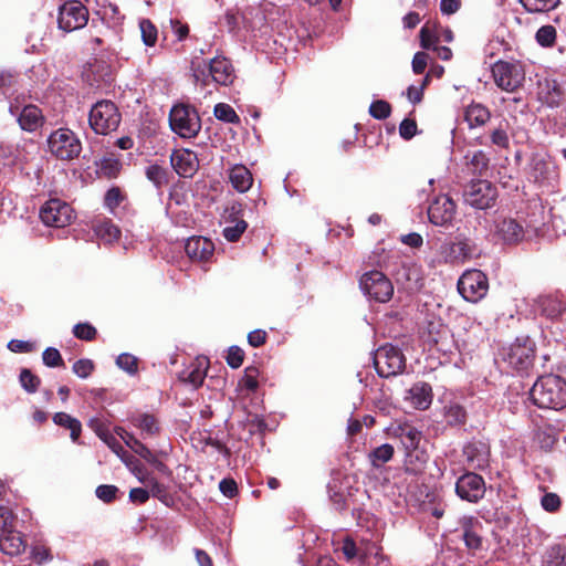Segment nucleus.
<instances>
[{"label": "nucleus", "instance_id": "nucleus-1", "mask_svg": "<svg viewBox=\"0 0 566 566\" xmlns=\"http://www.w3.org/2000/svg\"><path fill=\"white\" fill-rule=\"evenodd\" d=\"M531 398L539 408L562 410L566 407V380L558 375H544L533 385Z\"/></svg>", "mask_w": 566, "mask_h": 566}, {"label": "nucleus", "instance_id": "nucleus-2", "mask_svg": "<svg viewBox=\"0 0 566 566\" xmlns=\"http://www.w3.org/2000/svg\"><path fill=\"white\" fill-rule=\"evenodd\" d=\"M501 358L517 371H527L534 361L535 344L530 337H518L512 344L503 347Z\"/></svg>", "mask_w": 566, "mask_h": 566}, {"label": "nucleus", "instance_id": "nucleus-3", "mask_svg": "<svg viewBox=\"0 0 566 566\" xmlns=\"http://www.w3.org/2000/svg\"><path fill=\"white\" fill-rule=\"evenodd\" d=\"M122 115L117 106L107 99L95 103L88 115L91 128L99 135H107L116 130Z\"/></svg>", "mask_w": 566, "mask_h": 566}, {"label": "nucleus", "instance_id": "nucleus-4", "mask_svg": "<svg viewBox=\"0 0 566 566\" xmlns=\"http://www.w3.org/2000/svg\"><path fill=\"white\" fill-rule=\"evenodd\" d=\"M48 151L57 159L72 160L76 158L82 145L77 136L69 128H59L48 137Z\"/></svg>", "mask_w": 566, "mask_h": 566}, {"label": "nucleus", "instance_id": "nucleus-5", "mask_svg": "<svg viewBox=\"0 0 566 566\" xmlns=\"http://www.w3.org/2000/svg\"><path fill=\"white\" fill-rule=\"evenodd\" d=\"M169 124L172 132L182 138L197 136L201 128V120L197 111L185 104H178L171 108Z\"/></svg>", "mask_w": 566, "mask_h": 566}, {"label": "nucleus", "instance_id": "nucleus-6", "mask_svg": "<svg viewBox=\"0 0 566 566\" xmlns=\"http://www.w3.org/2000/svg\"><path fill=\"white\" fill-rule=\"evenodd\" d=\"M359 286L365 295L379 303L390 301L394 295L391 281L380 271L366 272L359 280Z\"/></svg>", "mask_w": 566, "mask_h": 566}, {"label": "nucleus", "instance_id": "nucleus-7", "mask_svg": "<svg viewBox=\"0 0 566 566\" xmlns=\"http://www.w3.org/2000/svg\"><path fill=\"white\" fill-rule=\"evenodd\" d=\"M495 84L503 91L514 92L525 81V71L518 62L497 61L492 66Z\"/></svg>", "mask_w": 566, "mask_h": 566}, {"label": "nucleus", "instance_id": "nucleus-8", "mask_svg": "<svg viewBox=\"0 0 566 566\" xmlns=\"http://www.w3.org/2000/svg\"><path fill=\"white\" fill-rule=\"evenodd\" d=\"M374 365L378 375L387 378L402 371L405 368V357L397 347L385 345L376 350Z\"/></svg>", "mask_w": 566, "mask_h": 566}, {"label": "nucleus", "instance_id": "nucleus-9", "mask_svg": "<svg viewBox=\"0 0 566 566\" xmlns=\"http://www.w3.org/2000/svg\"><path fill=\"white\" fill-rule=\"evenodd\" d=\"M489 290L486 275L480 270L464 272L458 281V291L464 300L475 303L483 298Z\"/></svg>", "mask_w": 566, "mask_h": 566}, {"label": "nucleus", "instance_id": "nucleus-10", "mask_svg": "<svg viewBox=\"0 0 566 566\" xmlns=\"http://www.w3.org/2000/svg\"><path fill=\"white\" fill-rule=\"evenodd\" d=\"M72 207L60 199L48 200L40 209V219L48 227L64 228L74 220Z\"/></svg>", "mask_w": 566, "mask_h": 566}, {"label": "nucleus", "instance_id": "nucleus-11", "mask_svg": "<svg viewBox=\"0 0 566 566\" xmlns=\"http://www.w3.org/2000/svg\"><path fill=\"white\" fill-rule=\"evenodd\" d=\"M88 21V10L80 1H69L61 6L57 17L59 28L72 32L84 28Z\"/></svg>", "mask_w": 566, "mask_h": 566}, {"label": "nucleus", "instance_id": "nucleus-12", "mask_svg": "<svg viewBox=\"0 0 566 566\" xmlns=\"http://www.w3.org/2000/svg\"><path fill=\"white\" fill-rule=\"evenodd\" d=\"M464 201L475 209H488L493 206L496 198V190L486 180L471 182L464 191Z\"/></svg>", "mask_w": 566, "mask_h": 566}, {"label": "nucleus", "instance_id": "nucleus-13", "mask_svg": "<svg viewBox=\"0 0 566 566\" xmlns=\"http://www.w3.org/2000/svg\"><path fill=\"white\" fill-rule=\"evenodd\" d=\"M455 493L463 501L478 503L485 494V482L481 475L467 472L458 479Z\"/></svg>", "mask_w": 566, "mask_h": 566}, {"label": "nucleus", "instance_id": "nucleus-14", "mask_svg": "<svg viewBox=\"0 0 566 566\" xmlns=\"http://www.w3.org/2000/svg\"><path fill=\"white\" fill-rule=\"evenodd\" d=\"M535 312L548 319H557L566 312V294L554 292L542 294L534 300Z\"/></svg>", "mask_w": 566, "mask_h": 566}, {"label": "nucleus", "instance_id": "nucleus-15", "mask_svg": "<svg viewBox=\"0 0 566 566\" xmlns=\"http://www.w3.org/2000/svg\"><path fill=\"white\" fill-rule=\"evenodd\" d=\"M427 342L444 355L452 354L457 344L450 328L440 321L429 322L427 326Z\"/></svg>", "mask_w": 566, "mask_h": 566}, {"label": "nucleus", "instance_id": "nucleus-16", "mask_svg": "<svg viewBox=\"0 0 566 566\" xmlns=\"http://www.w3.org/2000/svg\"><path fill=\"white\" fill-rule=\"evenodd\" d=\"M457 213L455 202L446 195L437 197L428 208V217L432 224L437 227H448L453 221Z\"/></svg>", "mask_w": 566, "mask_h": 566}, {"label": "nucleus", "instance_id": "nucleus-17", "mask_svg": "<svg viewBox=\"0 0 566 566\" xmlns=\"http://www.w3.org/2000/svg\"><path fill=\"white\" fill-rule=\"evenodd\" d=\"M474 254V247L468 240L457 242H443L437 251V261L439 263L463 262Z\"/></svg>", "mask_w": 566, "mask_h": 566}, {"label": "nucleus", "instance_id": "nucleus-18", "mask_svg": "<svg viewBox=\"0 0 566 566\" xmlns=\"http://www.w3.org/2000/svg\"><path fill=\"white\" fill-rule=\"evenodd\" d=\"M463 461L469 470H485L490 464V447L483 441H471L463 447Z\"/></svg>", "mask_w": 566, "mask_h": 566}, {"label": "nucleus", "instance_id": "nucleus-19", "mask_svg": "<svg viewBox=\"0 0 566 566\" xmlns=\"http://www.w3.org/2000/svg\"><path fill=\"white\" fill-rule=\"evenodd\" d=\"M12 115L18 116V123L21 129L32 133L40 128L44 123V116L42 111L35 105H25L21 112H19L18 106L10 105L9 108Z\"/></svg>", "mask_w": 566, "mask_h": 566}, {"label": "nucleus", "instance_id": "nucleus-20", "mask_svg": "<svg viewBox=\"0 0 566 566\" xmlns=\"http://www.w3.org/2000/svg\"><path fill=\"white\" fill-rule=\"evenodd\" d=\"M171 165L181 177H192L199 167L197 155L189 149H180L172 153Z\"/></svg>", "mask_w": 566, "mask_h": 566}, {"label": "nucleus", "instance_id": "nucleus-21", "mask_svg": "<svg viewBox=\"0 0 566 566\" xmlns=\"http://www.w3.org/2000/svg\"><path fill=\"white\" fill-rule=\"evenodd\" d=\"M494 231L506 243H516L524 238L523 226L512 218L497 217Z\"/></svg>", "mask_w": 566, "mask_h": 566}, {"label": "nucleus", "instance_id": "nucleus-22", "mask_svg": "<svg viewBox=\"0 0 566 566\" xmlns=\"http://www.w3.org/2000/svg\"><path fill=\"white\" fill-rule=\"evenodd\" d=\"M208 70L211 80L220 85H229L234 80V70L232 64L226 57H214L205 70Z\"/></svg>", "mask_w": 566, "mask_h": 566}, {"label": "nucleus", "instance_id": "nucleus-23", "mask_svg": "<svg viewBox=\"0 0 566 566\" xmlns=\"http://www.w3.org/2000/svg\"><path fill=\"white\" fill-rule=\"evenodd\" d=\"M405 400L416 409H428L432 402L431 386L423 381L416 382L406 391Z\"/></svg>", "mask_w": 566, "mask_h": 566}, {"label": "nucleus", "instance_id": "nucleus-24", "mask_svg": "<svg viewBox=\"0 0 566 566\" xmlns=\"http://www.w3.org/2000/svg\"><path fill=\"white\" fill-rule=\"evenodd\" d=\"M211 240L203 237L189 238L185 244L187 255L195 261H207L213 253Z\"/></svg>", "mask_w": 566, "mask_h": 566}, {"label": "nucleus", "instance_id": "nucleus-25", "mask_svg": "<svg viewBox=\"0 0 566 566\" xmlns=\"http://www.w3.org/2000/svg\"><path fill=\"white\" fill-rule=\"evenodd\" d=\"M24 548L22 536L13 527L0 532V551L7 555H18Z\"/></svg>", "mask_w": 566, "mask_h": 566}, {"label": "nucleus", "instance_id": "nucleus-26", "mask_svg": "<svg viewBox=\"0 0 566 566\" xmlns=\"http://www.w3.org/2000/svg\"><path fill=\"white\" fill-rule=\"evenodd\" d=\"M229 181L238 192H247L253 184L251 171L243 165H233L229 169Z\"/></svg>", "mask_w": 566, "mask_h": 566}, {"label": "nucleus", "instance_id": "nucleus-27", "mask_svg": "<svg viewBox=\"0 0 566 566\" xmlns=\"http://www.w3.org/2000/svg\"><path fill=\"white\" fill-rule=\"evenodd\" d=\"M532 176L537 182L551 184L557 179L558 174L553 161L545 158H535L532 165Z\"/></svg>", "mask_w": 566, "mask_h": 566}, {"label": "nucleus", "instance_id": "nucleus-28", "mask_svg": "<svg viewBox=\"0 0 566 566\" xmlns=\"http://www.w3.org/2000/svg\"><path fill=\"white\" fill-rule=\"evenodd\" d=\"M491 113L484 105L480 103H471L464 112V119L470 128L483 126L489 122Z\"/></svg>", "mask_w": 566, "mask_h": 566}, {"label": "nucleus", "instance_id": "nucleus-29", "mask_svg": "<svg viewBox=\"0 0 566 566\" xmlns=\"http://www.w3.org/2000/svg\"><path fill=\"white\" fill-rule=\"evenodd\" d=\"M538 98L549 106H553L559 101V90L555 81L544 78L538 81Z\"/></svg>", "mask_w": 566, "mask_h": 566}, {"label": "nucleus", "instance_id": "nucleus-30", "mask_svg": "<svg viewBox=\"0 0 566 566\" xmlns=\"http://www.w3.org/2000/svg\"><path fill=\"white\" fill-rule=\"evenodd\" d=\"M117 434L124 440L127 447H129L136 454L147 461H153L154 455L151 451L136 439L132 433H128L124 429H118Z\"/></svg>", "mask_w": 566, "mask_h": 566}, {"label": "nucleus", "instance_id": "nucleus-31", "mask_svg": "<svg viewBox=\"0 0 566 566\" xmlns=\"http://www.w3.org/2000/svg\"><path fill=\"white\" fill-rule=\"evenodd\" d=\"M53 422L56 424V426H60V427H64V428H67L70 429L71 431V439L76 442L80 434H81V431H82V424L81 422L70 416L69 413H65V412H56L54 416H53Z\"/></svg>", "mask_w": 566, "mask_h": 566}, {"label": "nucleus", "instance_id": "nucleus-32", "mask_svg": "<svg viewBox=\"0 0 566 566\" xmlns=\"http://www.w3.org/2000/svg\"><path fill=\"white\" fill-rule=\"evenodd\" d=\"M94 231L98 238L112 243L119 238V229L109 220H101L94 224Z\"/></svg>", "mask_w": 566, "mask_h": 566}, {"label": "nucleus", "instance_id": "nucleus-33", "mask_svg": "<svg viewBox=\"0 0 566 566\" xmlns=\"http://www.w3.org/2000/svg\"><path fill=\"white\" fill-rule=\"evenodd\" d=\"M32 142H24L22 144L10 145L7 149L10 151L11 163L13 165L23 166L30 160L29 147H33Z\"/></svg>", "mask_w": 566, "mask_h": 566}, {"label": "nucleus", "instance_id": "nucleus-34", "mask_svg": "<svg viewBox=\"0 0 566 566\" xmlns=\"http://www.w3.org/2000/svg\"><path fill=\"white\" fill-rule=\"evenodd\" d=\"M526 11L531 13L547 12L557 7L559 0H520Z\"/></svg>", "mask_w": 566, "mask_h": 566}, {"label": "nucleus", "instance_id": "nucleus-35", "mask_svg": "<svg viewBox=\"0 0 566 566\" xmlns=\"http://www.w3.org/2000/svg\"><path fill=\"white\" fill-rule=\"evenodd\" d=\"M400 440L407 450H415L421 440V432L412 427L400 429Z\"/></svg>", "mask_w": 566, "mask_h": 566}, {"label": "nucleus", "instance_id": "nucleus-36", "mask_svg": "<svg viewBox=\"0 0 566 566\" xmlns=\"http://www.w3.org/2000/svg\"><path fill=\"white\" fill-rule=\"evenodd\" d=\"M546 566H566V546L554 545L545 556Z\"/></svg>", "mask_w": 566, "mask_h": 566}, {"label": "nucleus", "instance_id": "nucleus-37", "mask_svg": "<svg viewBox=\"0 0 566 566\" xmlns=\"http://www.w3.org/2000/svg\"><path fill=\"white\" fill-rule=\"evenodd\" d=\"M556 36L557 32L555 27L547 24L536 31L535 40L543 48H552L555 44Z\"/></svg>", "mask_w": 566, "mask_h": 566}, {"label": "nucleus", "instance_id": "nucleus-38", "mask_svg": "<svg viewBox=\"0 0 566 566\" xmlns=\"http://www.w3.org/2000/svg\"><path fill=\"white\" fill-rule=\"evenodd\" d=\"M134 424L147 436H154L159 431L157 420L150 415H140L136 417L134 419Z\"/></svg>", "mask_w": 566, "mask_h": 566}, {"label": "nucleus", "instance_id": "nucleus-39", "mask_svg": "<svg viewBox=\"0 0 566 566\" xmlns=\"http://www.w3.org/2000/svg\"><path fill=\"white\" fill-rule=\"evenodd\" d=\"M139 29L143 42L147 46H154L157 41V28L148 19H142L139 21Z\"/></svg>", "mask_w": 566, "mask_h": 566}, {"label": "nucleus", "instance_id": "nucleus-40", "mask_svg": "<svg viewBox=\"0 0 566 566\" xmlns=\"http://www.w3.org/2000/svg\"><path fill=\"white\" fill-rule=\"evenodd\" d=\"M444 417L449 424L457 426L465 421V410L458 403L444 407Z\"/></svg>", "mask_w": 566, "mask_h": 566}, {"label": "nucleus", "instance_id": "nucleus-41", "mask_svg": "<svg viewBox=\"0 0 566 566\" xmlns=\"http://www.w3.org/2000/svg\"><path fill=\"white\" fill-rule=\"evenodd\" d=\"M469 165L472 167L473 172L482 174L486 170L489 165V158L482 150L473 151L472 154H468L465 156Z\"/></svg>", "mask_w": 566, "mask_h": 566}, {"label": "nucleus", "instance_id": "nucleus-42", "mask_svg": "<svg viewBox=\"0 0 566 566\" xmlns=\"http://www.w3.org/2000/svg\"><path fill=\"white\" fill-rule=\"evenodd\" d=\"M105 443L109 447V449L127 465L130 467L133 464V455L128 454V452L123 448V446L117 441V439L113 436H105Z\"/></svg>", "mask_w": 566, "mask_h": 566}, {"label": "nucleus", "instance_id": "nucleus-43", "mask_svg": "<svg viewBox=\"0 0 566 566\" xmlns=\"http://www.w3.org/2000/svg\"><path fill=\"white\" fill-rule=\"evenodd\" d=\"M243 207L240 202H231L223 211L222 220L226 224H234L243 220Z\"/></svg>", "mask_w": 566, "mask_h": 566}, {"label": "nucleus", "instance_id": "nucleus-44", "mask_svg": "<svg viewBox=\"0 0 566 566\" xmlns=\"http://www.w3.org/2000/svg\"><path fill=\"white\" fill-rule=\"evenodd\" d=\"M392 455H394L392 446H390L388 443L381 444L380 447L376 448L373 451V453L370 454L373 465L379 467V465L388 462L392 458Z\"/></svg>", "mask_w": 566, "mask_h": 566}, {"label": "nucleus", "instance_id": "nucleus-45", "mask_svg": "<svg viewBox=\"0 0 566 566\" xmlns=\"http://www.w3.org/2000/svg\"><path fill=\"white\" fill-rule=\"evenodd\" d=\"M145 174L147 179L151 181L157 188H160L167 184L166 170L158 165L148 166Z\"/></svg>", "mask_w": 566, "mask_h": 566}, {"label": "nucleus", "instance_id": "nucleus-46", "mask_svg": "<svg viewBox=\"0 0 566 566\" xmlns=\"http://www.w3.org/2000/svg\"><path fill=\"white\" fill-rule=\"evenodd\" d=\"M248 223L245 221H237V223L226 224L223 228V237L229 242H235L247 230Z\"/></svg>", "mask_w": 566, "mask_h": 566}, {"label": "nucleus", "instance_id": "nucleus-47", "mask_svg": "<svg viewBox=\"0 0 566 566\" xmlns=\"http://www.w3.org/2000/svg\"><path fill=\"white\" fill-rule=\"evenodd\" d=\"M120 167H122L120 161L113 156L104 157L101 160V165H99L102 174L109 178L116 177L120 170Z\"/></svg>", "mask_w": 566, "mask_h": 566}, {"label": "nucleus", "instance_id": "nucleus-48", "mask_svg": "<svg viewBox=\"0 0 566 566\" xmlns=\"http://www.w3.org/2000/svg\"><path fill=\"white\" fill-rule=\"evenodd\" d=\"M390 104L384 99L375 101L369 106V114L376 119H386L390 116Z\"/></svg>", "mask_w": 566, "mask_h": 566}, {"label": "nucleus", "instance_id": "nucleus-49", "mask_svg": "<svg viewBox=\"0 0 566 566\" xmlns=\"http://www.w3.org/2000/svg\"><path fill=\"white\" fill-rule=\"evenodd\" d=\"M205 378L206 367L203 366V361H199L197 366L191 367V369L187 373L185 377V379L195 388L201 386Z\"/></svg>", "mask_w": 566, "mask_h": 566}, {"label": "nucleus", "instance_id": "nucleus-50", "mask_svg": "<svg viewBox=\"0 0 566 566\" xmlns=\"http://www.w3.org/2000/svg\"><path fill=\"white\" fill-rule=\"evenodd\" d=\"M214 116L218 119L223 120L226 123H235L239 120V117L234 109L230 105L224 103H219L214 106Z\"/></svg>", "mask_w": 566, "mask_h": 566}, {"label": "nucleus", "instance_id": "nucleus-51", "mask_svg": "<svg viewBox=\"0 0 566 566\" xmlns=\"http://www.w3.org/2000/svg\"><path fill=\"white\" fill-rule=\"evenodd\" d=\"M20 384L28 392H35L40 386V379L29 369H22L20 374Z\"/></svg>", "mask_w": 566, "mask_h": 566}, {"label": "nucleus", "instance_id": "nucleus-52", "mask_svg": "<svg viewBox=\"0 0 566 566\" xmlns=\"http://www.w3.org/2000/svg\"><path fill=\"white\" fill-rule=\"evenodd\" d=\"M116 365L124 371L133 375L137 371V359L130 354H120L116 359Z\"/></svg>", "mask_w": 566, "mask_h": 566}, {"label": "nucleus", "instance_id": "nucleus-53", "mask_svg": "<svg viewBox=\"0 0 566 566\" xmlns=\"http://www.w3.org/2000/svg\"><path fill=\"white\" fill-rule=\"evenodd\" d=\"M42 359L48 367H59L63 365L61 354L54 347H48L42 354Z\"/></svg>", "mask_w": 566, "mask_h": 566}, {"label": "nucleus", "instance_id": "nucleus-54", "mask_svg": "<svg viewBox=\"0 0 566 566\" xmlns=\"http://www.w3.org/2000/svg\"><path fill=\"white\" fill-rule=\"evenodd\" d=\"M72 369L77 377L87 378L92 374L94 365L90 359H78L74 363Z\"/></svg>", "mask_w": 566, "mask_h": 566}, {"label": "nucleus", "instance_id": "nucleus-55", "mask_svg": "<svg viewBox=\"0 0 566 566\" xmlns=\"http://www.w3.org/2000/svg\"><path fill=\"white\" fill-rule=\"evenodd\" d=\"M124 197L120 192V190L116 187L111 188L104 198L105 206L111 210L114 211L119 203L123 201Z\"/></svg>", "mask_w": 566, "mask_h": 566}, {"label": "nucleus", "instance_id": "nucleus-56", "mask_svg": "<svg viewBox=\"0 0 566 566\" xmlns=\"http://www.w3.org/2000/svg\"><path fill=\"white\" fill-rule=\"evenodd\" d=\"M429 75H427L419 86L410 85L407 90V98L412 103L417 104L421 102L423 96V90L428 84Z\"/></svg>", "mask_w": 566, "mask_h": 566}, {"label": "nucleus", "instance_id": "nucleus-57", "mask_svg": "<svg viewBox=\"0 0 566 566\" xmlns=\"http://www.w3.org/2000/svg\"><path fill=\"white\" fill-rule=\"evenodd\" d=\"M243 358H244V353L240 347L231 346L228 349L227 363L230 367L239 368L243 363Z\"/></svg>", "mask_w": 566, "mask_h": 566}, {"label": "nucleus", "instance_id": "nucleus-58", "mask_svg": "<svg viewBox=\"0 0 566 566\" xmlns=\"http://www.w3.org/2000/svg\"><path fill=\"white\" fill-rule=\"evenodd\" d=\"M117 491L115 485L103 484L96 488L95 494L103 502L109 503L116 497Z\"/></svg>", "mask_w": 566, "mask_h": 566}, {"label": "nucleus", "instance_id": "nucleus-59", "mask_svg": "<svg viewBox=\"0 0 566 566\" xmlns=\"http://www.w3.org/2000/svg\"><path fill=\"white\" fill-rule=\"evenodd\" d=\"M74 335L84 340H91L96 334V329L90 324H77L73 328Z\"/></svg>", "mask_w": 566, "mask_h": 566}, {"label": "nucleus", "instance_id": "nucleus-60", "mask_svg": "<svg viewBox=\"0 0 566 566\" xmlns=\"http://www.w3.org/2000/svg\"><path fill=\"white\" fill-rule=\"evenodd\" d=\"M399 134L406 140L411 139L417 134L416 122L405 118L399 125Z\"/></svg>", "mask_w": 566, "mask_h": 566}, {"label": "nucleus", "instance_id": "nucleus-61", "mask_svg": "<svg viewBox=\"0 0 566 566\" xmlns=\"http://www.w3.org/2000/svg\"><path fill=\"white\" fill-rule=\"evenodd\" d=\"M491 142L493 145L500 148H509L510 138L505 129L499 127L494 129L491 134Z\"/></svg>", "mask_w": 566, "mask_h": 566}, {"label": "nucleus", "instance_id": "nucleus-62", "mask_svg": "<svg viewBox=\"0 0 566 566\" xmlns=\"http://www.w3.org/2000/svg\"><path fill=\"white\" fill-rule=\"evenodd\" d=\"M438 41L437 36L434 35L433 31L424 25L420 30V44L423 49H433L436 46V42Z\"/></svg>", "mask_w": 566, "mask_h": 566}, {"label": "nucleus", "instance_id": "nucleus-63", "mask_svg": "<svg viewBox=\"0 0 566 566\" xmlns=\"http://www.w3.org/2000/svg\"><path fill=\"white\" fill-rule=\"evenodd\" d=\"M542 507L547 512H555L560 506V499L555 493H546L541 500Z\"/></svg>", "mask_w": 566, "mask_h": 566}, {"label": "nucleus", "instance_id": "nucleus-64", "mask_svg": "<svg viewBox=\"0 0 566 566\" xmlns=\"http://www.w3.org/2000/svg\"><path fill=\"white\" fill-rule=\"evenodd\" d=\"M463 541L468 549L479 551L482 548V537L475 532L463 533Z\"/></svg>", "mask_w": 566, "mask_h": 566}]
</instances>
